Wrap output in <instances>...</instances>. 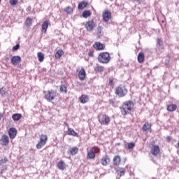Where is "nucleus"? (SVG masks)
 Here are the masks:
<instances>
[{
	"instance_id": "nucleus-15",
	"label": "nucleus",
	"mask_w": 179,
	"mask_h": 179,
	"mask_svg": "<svg viewBox=\"0 0 179 179\" xmlns=\"http://www.w3.org/2000/svg\"><path fill=\"white\" fill-rule=\"evenodd\" d=\"M50 24L49 20H45L42 23V33H47V29H48V25Z\"/></svg>"
},
{
	"instance_id": "nucleus-35",
	"label": "nucleus",
	"mask_w": 179,
	"mask_h": 179,
	"mask_svg": "<svg viewBox=\"0 0 179 179\" xmlns=\"http://www.w3.org/2000/svg\"><path fill=\"white\" fill-rule=\"evenodd\" d=\"M92 13L90 12V10H85L83 13V17H89V16H91Z\"/></svg>"
},
{
	"instance_id": "nucleus-18",
	"label": "nucleus",
	"mask_w": 179,
	"mask_h": 179,
	"mask_svg": "<svg viewBox=\"0 0 179 179\" xmlns=\"http://www.w3.org/2000/svg\"><path fill=\"white\" fill-rule=\"evenodd\" d=\"M121 163V157L116 155L113 157V166H120Z\"/></svg>"
},
{
	"instance_id": "nucleus-26",
	"label": "nucleus",
	"mask_w": 179,
	"mask_h": 179,
	"mask_svg": "<svg viewBox=\"0 0 179 179\" xmlns=\"http://www.w3.org/2000/svg\"><path fill=\"white\" fill-rule=\"evenodd\" d=\"M57 169H59V170H65V162L63 160H61L58 162Z\"/></svg>"
},
{
	"instance_id": "nucleus-36",
	"label": "nucleus",
	"mask_w": 179,
	"mask_h": 179,
	"mask_svg": "<svg viewBox=\"0 0 179 179\" xmlns=\"http://www.w3.org/2000/svg\"><path fill=\"white\" fill-rule=\"evenodd\" d=\"M0 94L3 97H5V96H6V91L5 90V88L3 87L0 88Z\"/></svg>"
},
{
	"instance_id": "nucleus-5",
	"label": "nucleus",
	"mask_w": 179,
	"mask_h": 179,
	"mask_svg": "<svg viewBox=\"0 0 179 179\" xmlns=\"http://www.w3.org/2000/svg\"><path fill=\"white\" fill-rule=\"evenodd\" d=\"M83 24L85 25L87 31H92L93 29L96 27V23H94V21L93 20L83 23Z\"/></svg>"
},
{
	"instance_id": "nucleus-31",
	"label": "nucleus",
	"mask_w": 179,
	"mask_h": 179,
	"mask_svg": "<svg viewBox=\"0 0 179 179\" xmlns=\"http://www.w3.org/2000/svg\"><path fill=\"white\" fill-rule=\"evenodd\" d=\"M63 54H64V50H57V52L55 54V58H57V59H59V58L62 57Z\"/></svg>"
},
{
	"instance_id": "nucleus-17",
	"label": "nucleus",
	"mask_w": 179,
	"mask_h": 179,
	"mask_svg": "<svg viewBox=\"0 0 179 179\" xmlns=\"http://www.w3.org/2000/svg\"><path fill=\"white\" fill-rule=\"evenodd\" d=\"M60 93H68V84H62L59 87Z\"/></svg>"
},
{
	"instance_id": "nucleus-49",
	"label": "nucleus",
	"mask_w": 179,
	"mask_h": 179,
	"mask_svg": "<svg viewBox=\"0 0 179 179\" xmlns=\"http://www.w3.org/2000/svg\"><path fill=\"white\" fill-rule=\"evenodd\" d=\"M64 125H66V127H67V128H69V124H68V122H64Z\"/></svg>"
},
{
	"instance_id": "nucleus-47",
	"label": "nucleus",
	"mask_w": 179,
	"mask_h": 179,
	"mask_svg": "<svg viewBox=\"0 0 179 179\" xmlns=\"http://www.w3.org/2000/svg\"><path fill=\"white\" fill-rule=\"evenodd\" d=\"M171 136H166V141H168V142H170L171 141Z\"/></svg>"
},
{
	"instance_id": "nucleus-27",
	"label": "nucleus",
	"mask_w": 179,
	"mask_h": 179,
	"mask_svg": "<svg viewBox=\"0 0 179 179\" xmlns=\"http://www.w3.org/2000/svg\"><path fill=\"white\" fill-rule=\"evenodd\" d=\"M86 6H87V2L82 1V2L79 3V4L78 6V9H79V10H82L83 9H85V8H86Z\"/></svg>"
},
{
	"instance_id": "nucleus-20",
	"label": "nucleus",
	"mask_w": 179,
	"mask_h": 179,
	"mask_svg": "<svg viewBox=\"0 0 179 179\" xmlns=\"http://www.w3.org/2000/svg\"><path fill=\"white\" fill-rule=\"evenodd\" d=\"M157 47L159 50H164V46L163 45V41L162 38L157 39Z\"/></svg>"
},
{
	"instance_id": "nucleus-28",
	"label": "nucleus",
	"mask_w": 179,
	"mask_h": 179,
	"mask_svg": "<svg viewBox=\"0 0 179 179\" xmlns=\"http://www.w3.org/2000/svg\"><path fill=\"white\" fill-rule=\"evenodd\" d=\"M167 110L170 113H173V111H176L177 110V105L176 104H170L167 106Z\"/></svg>"
},
{
	"instance_id": "nucleus-54",
	"label": "nucleus",
	"mask_w": 179,
	"mask_h": 179,
	"mask_svg": "<svg viewBox=\"0 0 179 179\" xmlns=\"http://www.w3.org/2000/svg\"><path fill=\"white\" fill-rule=\"evenodd\" d=\"M110 1H113V0H110Z\"/></svg>"
},
{
	"instance_id": "nucleus-46",
	"label": "nucleus",
	"mask_w": 179,
	"mask_h": 179,
	"mask_svg": "<svg viewBox=\"0 0 179 179\" xmlns=\"http://www.w3.org/2000/svg\"><path fill=\"white\" fill-rule=\"evenodd\" d=\"M26 10L27 12H30L31 10V6H28L27 8H26Z\"/></svg>"
},
{
	"instance_id": "nucleus-4",
	"label": "nucleus",
	"mask_w": 179,
	"mask_h": 179,
	"mask_svg": "<svg viewBox=\"0 0 179 179\" xmlns=\"http://www.w3.org/2000/svg\"><path fill=\"white\" fill-rule=\"evenodd\" d=\"M115 93L118 97H125L128 93V90L124 85H119L115 88Z\"/></svg>"
},
{
	"instance_id": "nucleus-30",
	"label": "nucleus",
	"mask_w": 179,
	"mask_h": 179,
	"mask_svg": "<svg viewBox=\"0 0 179 179\" xmlns=\"http://www.w3.org/2000/svg\"><path fill=\"white\" fill-rule=\"evenodd\" d=\"M12 118L13 121H19L22 118V114L20 113H15L12 115Z\"/></svg>"
},
{
	"instance_id": "nucleus-48",
	"label": "nucleus",
	"mask_w": 179,
	"mask_h": 179,
	"mask_svg": "<svg viewBox=\"0 0 179 179\" xmlns=\"http://www.w3.org/2000/svg\"><path fill=\"white\" fill-rule=\"evenodd\" d=\"M89 57H93V52L90 51L88 53Z\"/></svg>"
},
{
	"instance_id": "nucleus-45",
	"label": "nucleus",
	"mask_w": 179,
	"mask_h": 179,
	"mask_svg": "<svg viewBox=\"0 0 179 179\" xmlns=\"http://www.w3.org/2000/svg\"><path fill=\"white\" fill-rule=\"evenodd\" d=\"M108 103H109V104H110L111 106H113L114 107V104H115V101H114L113 99H110L108 101Z\"/></svg>"
},
{
	"instance_id": "nucleus-21",
	"label": "nucleus",
	"mask_w": 179,
	"mask_h": 179,
	"mask_svg": "<svg viewBox=\"0 0 179 179\" xmlns=\"http://www.w3.org/2000/svg\"><path fill=\"white\" fill-rule=\"evenodd\" d=\"M138 62L142 64L145 61V54L143 52H139L137 57Z\"/></svg>"
},
{
	"instance_id": "nucleus-53",
	"label": "nucleus",
	"mask_w": 179,
	"mask_h": 179,
	"mask_svg": "<svg viewBox=\"0 0 179 179\" xmlns=\"http://www.w3.org/2000/svg\"><path fill=\"white\" fill-rule=\"evenodd\" d=\"M166 64H169V60L166 62Z\"/></svg>"
},
{
	"instance_id": "nucleus-2",
	"label": "nucleus",
	"mask_w": 179,
	"mask_h": 179,
	"mask_svg": "<svg viewBox=\"0 0 179 179\" xmlns=\"http://www.w3.org/2000/svg\"><path fill=\"white\" fill-rule=\"evenodd\" d=\"M43 94L44 99H45L49 103H51L52 100H55V97H57V92L54 90L43 91Z\"/></svg>"
},
{
	"instance_id": "nucleus-51",
	"label": "nucleus",
	"mask_w": 179,
	"mask_h": 179,
	"mask_svg": "<svg viewBox=\"0 0 179 179\" xmlns=\"http://www.w3.org/2000/svg\"><path fill=\"white\" fill-rule=\"evenodd\" d=\"M2 120V115L0 113V120Z\"/></svg>"
},
{
	"instance_id": "nucleus-37",
	"label": "nucleus",
	"mask_w": 179,
	"mask_h": 179,
	"mask_svg": "<svg viewBox=\"0 0 179 179\" xmlns=\"http://www.w3.org/2000/svg\"><path fill=\"white\" fill-rule=\"evenodd\" d=\"M44 145H45V143H43V141H39V142L36 144V148H37V149H41V148H43V146H44Z\"/></svg>"
},
{
	"instance_id": "nucleus-10",
	"label": "nucleus",
	"mask_w": 179,
	"mask_h": 179,
	"mask_svg": "<svg viewBox=\"0 0 179 179\" xmlns=\"http://www.w3.org/2000/svg\"><path fill=\"white\" fill-rule=\"evenodd\" d=\"M22 62V57L20 56H13L11 58V64L13 65H17L18 64H20Z\"/></svg>"
},
{
	"instance_id": "nucleus-14",
	"label": "nucleus",
	"mask_w": 179,
	"mask_h": 179,
	"mask_svg": "<svg viewBox=\"0 0 179 179\" xmlns=\"http://www.w3.org/2000/svg\"><path fill=\"white\" fill-rule=\"evenodd\" d=\"M79 152V149L77 147H73L69 148L67 151L69 155H71V156H75Z\"/></svg>"
},
{
	"instance_id": "nucleus-40",
	"label": "nucleus",
	"mask_w": 179,
	"mask_h": 179,
	"mask_svg": "<svg viewBox=\"0 0 179 179\" xmlns=\"http://www.w3.org/2000/svg\"><path fill=\"white\" fill-rule=\"evenodd\" d=\"M19 48H20V45L17 44L16 45H15L12 51L15 52V51H17V50H19Z\"/></svg>"
},
{
	"instance_id": "nucleus-3",
	"label": "nucleus",
	"mask_w": 179,
	"mask_h": 179,
	"mask_svg": "<svg viewBox=\"0 0 179 179\" xmlns=\"http://www.w3.org/2000/svg\"><path fill=\"white\" fill-rule=\"evenodd\" d=\"M110 53L107 52H102L98 56V61L100 64H108L110 62Z\"/></svg>"
},
{
	"instance_id": "nucleus-29",
	"label": "nucleus",
	"mask_w": 179,
	"mask_h": 179,
	"mask_svg": "<svg viewBox=\"0 0 179 179\" xmlns=\"http://www.w3.org/2000/svg\"><path fill=\"white\" fill-rule=\"evenodd\" d=\"M94 71L98 73L104 72V66L96 65V66L94 67Z\"/></svg>"
},
{
	"instance_id": "nucleus-22",
	"label": "nucleus",
	"mask_w": 179,
	"mask_h": 179,
	"mask_svg": "<svg viewBox=\"0 0 179 179\" xmlns=\"http://www.w3.org/2000/svg\"><path fill=\"white\" fill-rule=\"evenodd\" d=\"M2 143L3 146H6L9 144V137L7 135H3Z\"/></svg>"
},
{
	"instance_id": "nucleus-16",
	"label": "nucleus",
	"mask_w": 179,
	"mask_h": 179,
	"mask_svg": "<svg viewBox=\"0 0 179 179\" xmlns=\"http://www.w3.org/2000/svg\"><path fill=\"white\" fill-rule=\"evenodd\" d=\"M105 47L106 46L104 45V44H102L100 42H96L94 45V48L98 50V51H101V50H104Z\"/></svg>"
},
{
	"instance_id": "nucleus-13",
	"label": "nucleus",
	"mask_w": 179,
	"mask_h": 179,
	"mask_svg": "<svg viewBox=\"0 0 179 179\" xmlns=\"http://www.w3.org/2000/svg\"><path fill=\"white\" fill-rule=\"evenodd\" d=\"M78 78L80 80L83 81L84 79L86 78V71L85 69H81L78 72Z\"/></svg>"
},
{
	"instance_id": "nucleus-7",
	"label": "nucleus",
	"mask_w": 179,
	"mask_h": 179,
	"mask_svg": "<svg viewBox=\"0 0 179 179\" xmlns=\"http://www.w3.org/2000/svg\"><path fill=\"white\" fill-rule=\"evenodd\" d=\"M150 153L152 155V156H157L159 153H160V148H159V145H152Z\"/></svg>"
},
{
	"instance_id": "nucleus-23",
	"label": "nucleus",
	"mask_w": 179,
	"mask_h": 179,
	"mask_svg": "<svg viewBox=\"0 0 179 179\" xmlns=\"http://www.w3.org/2000/svg\"><path fill=\"white\" fill-rule=\"evenodd\" d=\"M116 173L117 176H120V177H122V176H125V169L119 167L116 170Z\"/></svg>"
},
{
	"instance_id": "nucleus-39",
	"label": "nucleus",
	"mask_w": 179,
	"mask_h": 179,
	"mask_svg": "<svg viewBox=\"0 0 179 179\" xmlns=\"http://www.w3.org/2000/svg\"><path fill=\"white\" fill-rule=\"evenodd\" d=\"M64 12H66V13H72V12H73V10L72 9V8L68 6L64 9Z\"/></svg>"
},
{
	"instance_id": "nucleus-38",
	"label": "nucleus",
	"mask_w": 179,
	"mask_h": 179,
	"mask_svg": "<svg viewBox=\"0 0 179 179\" xmlns=\"http://www.w3.org/2000/svg\"><path fill=\"white\" fill-rule=\"evenodd\" d=\"M135 148V143H127V149L131 150Z\"/></svg>"
},
{
	"instance_id": "nucleus-24",
	"label": "nucleus",
	"mask_w": 179,
	"mask_h": 179,
	"mask_svg": "<svg viewBox=\"0 0 179 179\" xmlns=\"http://www.w3.org/2000/svg\"><path fill=\"white\" fill-rule=\"evenodd\" d=\"M142 129L144 131H149V129H152V124H150L149 122H145L143 124Z\"/></svg>"
},
{
	"instance_id": "nucleus-33",
	"label": "nucleus",
	"mask_w": 179,
	"mask_h": 179,
	"mask_svg": "<svg viewBox=\"0 0 179 179\" xmlns=\"http://www.w3.org/2000/svg\"><path fill=\"white\" fill-rule=\"evenodd\" d=\"M38 59L40 62H43L44 61V54L41 52H38Z\"/></svg>"
},
{
	"instance_id": "nucleus-32",
	"label": "nucleus",
	"mask_w": 179,
	"mask_h": 179,
	"mask_svg": "<svg viewBox=\"0 0 179 179\" xmlns=\"http://www.w3.org/2000/svg\"><path fill=\"white\" fill-rule=\"evenodd\" d=\"M48 139V137H47V135L42 134L40 137V141L43 142L45 144L47 143Z\"/></svg>"
},
{
	"instance_id": "nucleus-41",
	"label": "nucleus",
	"mask_w": 179,
	"mask_h": 179,
	"mask_svg": "<svg viewBox=\"0 0 179 179\" xmlns=\"http://www.w3.org/2000/svg\"><path fill=\"white\" fill-rule=\"evenodd\" d=\"M16 3H17V0H10V4L12 6H15V5H16Z\"/></svg>"
},
{
	"instance_id": "nucleus-8",
	"label": "nucleus",
	"mask_w": 179,
	"mask_h": 179,
	"mask_svg": "<svg viewBox=\"0 0 179 179\" xmlns=\"http://www.w3.org/2000/svg\"><path fill=\"white\" fill-rule=\"evenodd\" d=\"M102 17L103 22H108L111 19V12L108 10L103 11L102 13Z\"/></svg>"
},
{
	"instance_id": "nucleus-43",
	"label": "nucleus",
	"mask_w": 179,
	"mask_h": 179,
	"mask_svg": "<svg viewBox=\"0 0 179 179\" xmlns=\"http://www.w3.org/2000/svg\"><path fill=\"white\" fill-rule=\"evenodd\" d=\"M108 86H114V80L112 78L109 79Z\"/></svg>"
},
{
	"instance_id": "nucleus-19",
	"label": "nucleus",
	"mask_w": 179,
	"mask_h": 179,
	"mask_svg": "<svg viewBox=\"0 0 179 179\" xmlns=\"http://www.w3.org/2000/svg\"><path fill=\"white\" fill-rule=\"evenodd\" d=\"M80 101L82 103V104H85V103H87L89 101V96L86 94H83L80 97Z\"/></svg>"
},
{
	"instance_id": "nucleus-50",
	"label": "nucleus",
	"mask_w": 179,
	"mask_h": 179,
	"mask_svg": "<svg viewBox=\"0 0 179 179\" xmlns=\"http://www.w3.org/2000/svg\"><path fill=\"white\" fill-rule=\"evenodd\" d=\"M6 61H7V62L9 61V57H6Z\"/></svg>"
},
{
	"instance_id": "nucleus-12",
	"label": "nucleus",
	"mask_w": 179,
	"mask_h": 179,
	"mask_svg": "<svg viewBox=\"0 0 179 179\" xmlns=\"http://www.w3.org/2000/svg\"><path fill=\"white\" fill-rule=\"evenodd\" d=\"M108 163H110V157H108L107 155L102 157L101 160V164L102 166H108Z\"/></svg>"
},
{
	"instance_id": "nucleus-34",
	"label": "nucleus",
	"mask_w": 179,
	"mask_h": 179,
	"mask_svg": "<svg viewBox=\"0 0 179 179\" xmlns=\"http://www.w3.org/2000/svg\"><path fill=\"white\" fill-rule=\"evenodd\" d=\"M26 26L30 27L31 24H33V19L30 17H27L25 22Z\"/></svg>"
},
{
	"instance_id": "nucleus-44",
	"label": "nucleus",
	"mask_w": 179,
	"mask_h": 179,
	"mask_svg": "<svg viewBox=\"0 0 179 179\" xmlns=\"http://www.w3.org/2000/svg\"><path fill=\"white\" fill-rule=\"evenodd\" d=\"M97 30H98L99 33L101 34V31H103V27H101V26H98Z\"/></svg>"
},
{
	"instance_id": "nucleus-52",
	"label": "nucleus",
	"mask_w": 179,
	"mask_h": 179,
	"mask_svg": "<svg viewBox=\"0 0 179 179\" xmlns=\"http://www.w3.org/2000/svg\"><path fill=\"white\" fill-rule=\"evenodd\" d=\"M177 153H178V156H179V150L177 151Z\"/></svg>"
},
{
	"instance_id": "nucleus-9",
	"label": "nucleus",
	"mask_w": 179,
	"mask_h": 179,
	"mask_svg": "<svg viewBox=\"0 0 179 179\" xmlns=\"http://www.w3.org/2000/svg\"><path fill=\"white\" fill-rule=\"evenodd\" d=\"M17 134V130H16L15 128H10L8 130V135L10 138V139H15L16 138V135Z\"/></svg>"
},
{
	"instance_id": "nucleus-42",
	"label": "nucleus",
	"mask_w": 179,
	"mask_h": 179,
	"mask_svg": "<svg viewBox=\"0 0 179 179\" xmlns=\"http://www.w3.org/2000/svg\"><path fill=\"white\" fill-rule=\"evenodd\" d=\"M8 162V158H4L3 159L0 160V166H2V164H4V163H6Z\"/></svg>"
},
{
	"instance_id": "nucleus-1",
	"label": "nucleus",
	"mask_w": 179,
	"mask_h": 179,
	"mask_svg": "<svg viewBox=\"0 0 179 179\" xmlns=\"http://www.w3.org/2000/svg\"><path fill=\"white\" fill-rule=\"evenodd\" d=\"M134 101H126L123 102L122 106L120 107V113L122 115H128L131 114L132 109L134 108Z\"/></svg>"
},
{
	"instance_id": "nucleus-11",
	"label": "nucleus",
	"mask_w": 179,
	"mask_h": 179,
	"mask_svg": "<svg viewBox=\"0 0 179 179\" xmlns=\"http://www.w3.org/2000/svg\"><path fill=\"white\" fill-rule=\"evenodd\" d=\"M93 149H96V148L93 147L90 151L87 152V159L92 160L96 157V153L94 152Z\"/></svg>"
},
{
	"instance_id": "nucleus-25",
	"label": "nucleus",
	"mask_w": 179,
	"mask_h": 179,
	"mask_svg": "<svg viewBox=\"0 0 179 179\" xmlns=\"http://www.w3.org/2000/svg\"><path fill=\"white\" fill-rule=\"evenodd\" d=\"M67 134L69 135H71V136H79V134H78V133H76L75 130L71 127H69Z\"/></svg>"
},
{
	"instance_id": "nucleus-6",
	"label": "nucleus",
	"mask_w": 179,
	"mask_h": 179,
	"mask_svg": "<svg viewBox=\"0 0 179 179\" xmlns=\"http://www.w3.org/2000/svg\"><path fill=\"white\" fill-rule=\"evenodd\" d=\"M110 117L106 115H103L101 118L99 119V122H101L102 125H108L110 124Z\"/></svg>"
}]
</instances>
